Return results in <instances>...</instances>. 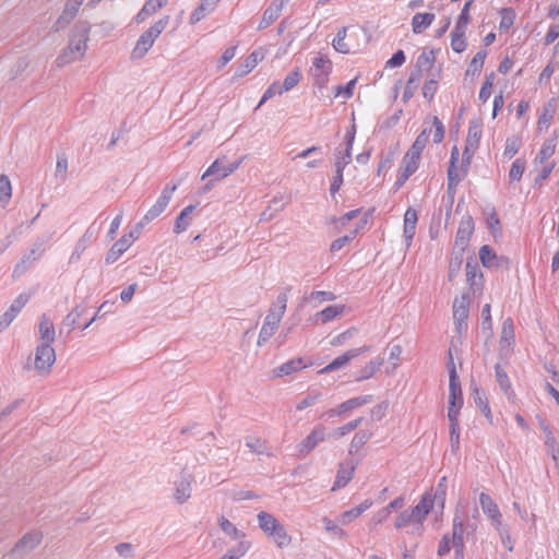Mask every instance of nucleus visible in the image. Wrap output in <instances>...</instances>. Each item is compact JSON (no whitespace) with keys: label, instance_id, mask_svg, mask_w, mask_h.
Returning a JSON list of instances; mask_svg holds the SVG:
<instances>
[{"label":"nucleus","instance_id":"1","mask_svg":"<svg viewBox=\"0 0 559 559\" xmlns=\"http://www.w3.org/2000/svg\"><path fill=\"white\" fill-rule=\"evenodd\" d=\"M260 530L271 538L280 548L290 545L292 537L285 526L271 513L260 511L257 515Z\"/></svg>","mask_w":559,"mask_h":559},{"label":"nucleus","instance_id":"5","mask_svg":"<svg viewBox=\"0 0 559 559\" xmlns=\"http://www.w3.org/2000/svg\"><path fill=\"white\" fill-rule=\"evenodd\" d=\"M464 534H465V525L463 522V518L455 513L452 522V537L451 543L454 548L455 559H464Z\"/></svg>","mask_w":559,"mask_h":559},{"label":"nucleus","instance_id":"38","mask_svg":"<svg viewBox=\"0 0 559 559\" xmlns=\"http://www.w3.org/2000/svg\"><path fill=\"white\" fill-rule=\"evenodd\" d=\"M344 311H345L344 305H332V306H328L324 309H322L321 311L317 312L314 314V318L317 320H321V322L324 324V323H328V322L334 320L336 317L344 313Z\"/></svg>","mask_w":559,"mask_h":559},{"label":"nucleus","instance_id":"27","mask_svg":"<svg viewBox=\"0 0 559 559\" xmlns=\"http://www.w3.org/2000/svg\"><path fill=\"white\" fill-rule=\"evenodd\" d=\"M38 331L43 343L52 344L55 342L56 330L53 322L45 313L39 319Z\"/></svg>","mask_w":559,"mask_h":559},{"label":"nucleus","instance_id":"43","mask_svg":"<svg viewBox=\"0 0 559 559\" xmlns=\"http://www.w3.org/2000/svg\"><path fill=\"white\" fill-rule=\"evenodd\" d=\"M346 166L347 165H345V163L343 162L335 160L334 163L335 174L330 185V193L332 197H334L338 192L344 182L343 173Z\"/></svg>","mask_w":559,"mask_h":559},{"label":"nucleus","instance_id":"40","mask_svg":"<svg viewBox=\"0 0 559 559\" xmlns=\"http://www.w3.org/2000/svg\"><path fill=\"white\" fill-rule=\"evenodd\" d=\"M258 62H259V52L258 51L251 52L245 59L243 63L238 66V68L235 71L234 76L235 78H243L245 75L250 73L257 67Z\"/></svg>","mask_w":559,"mask_h":559},{"label":"nucleus","instance_id":"35","mask_svg":"<svg viewBox=\"0 0 559 559\" xmlns=\"http://www.w3.org/2000/svg\"><path fill=\"white\" fill-rule=\"evenodd\" d=\"M558 134L554 132V136L548 138L544 141L538 154L535 157V163H545L549 157L552 156L557 146Z\"/></svg>","mask_w":559,"mask_h":559},{"label":"nucleus","instance_id":"9","mask_svg":"<svg viewBox=\"0 0 559 559\" xmlns=\"http://www.w3.org/2000/svg\"><path fill=\"white\" fill-rule=\"evenodd\" d=\"M479 504L484 514L490 521L491 525L495 528H499L502 524V513L500 512V509L493 499L488 493L480 492Z\"/></svg>","mask_w":559,"mask_h":559},{"label":"nucleus","instance_id":"31","mask_svg":"<svg viewBox=\"0 0 559 559\" xmlns=\"http://www.w3.org/2000/svg\"><path fill=\"white\" fill-rule=\"evenodd\" d=\"M436 15L431 12L416 13L412 19V29L415 34L425 32L435 21Z\"/></svg>","mask_w":559,"mask_h":559},{"label":"nucleus","instance_id":"18","mask_svg":"<svg viewBox=\"0 0 559 559\" xmlns=\"http://www.w3.org/2000/svg\"><path fill=\"white\" fill-rule=\"evenodd\" d=\"M448 404L451 406L463 407L464 400L461 388V381L459 374L452 372L451 379H449V401Z\"/></svg>","mask_w":559,"mask_h":559},{"label":"nucleus","instance_id":"17","mask_svg":"<svg viewBox=\"0 0 559 559\" xmlns=\"http://www.w3.org/2000/svg\"><path fill=\"white\" fill-rule=\"evenodd\" d=\"M355 468L356 466L352 462L341 463L336 472L332 491H336L337 489L345 487L352 480Z\"/></svg>","mask_w":559,"mask_h":559},{"label":"nucleus","instance_id":"8","mask_svg":"<svg viewBox=\"0 0 559 559\" xmlns=\"http://www.w3.org/2000/svg\"><path fill=\"white\" fill-rule=\"evenodd\" d=\"M474 229L475 223L473 217L469 214H465L459 224V228L455 235V246L460 249L461 252H464L468 246Z\"/></svg>","mask_w":559,"mask_h":559},{"label":"nucleus","instance_id":"20","mask_svg":"<svg viewBox=\"0 0 559 559\" xmlns=\"http://www.w3.org/2000/svg\"><path fill=\"white\" fill-rule=\"evenodd\" d=\"M312 67L320 73H314L316 83L322 86L326 81L332 70L331 61L322 56L316 57L312 61Z\"/></svg>","mask_w":559,"mask_h":559},{"label":"nucleus","instance_id":"64","mask_svg":"<svg viewBox=\"0 0 559 559\" xmlns=\"http://www.w3.org/2000/svg\"><path fill=\"white\" fill-rule=\"evenodd\" d=\"M438 90V80L435 76L426 80L423 86V96L431 102Z\"/></svg>","mask_w":559,"mask_h":559},{"label":"nucleus","instance_id":"47","mask_svg":"<svg viewBox=\"0 0 559 559\" xmlns=\"http://www.w3.org/2000/svg\"><path fill=\"white\" fill-rule=\"evenodd\" d=\"M154 41L147 38L145 35H141L136 40L135 47L131 52L132 59L143 58L153 46Z\"/></svg>","mask_w":559,"mask_h":559},{"label":"nucleus","instance_id":"24","mask_svg":"<svg viewBox=\"0 0 559 559\" xmlns=\"http://www.w3.org/2000/svg\"><path fill=\"white\" fill-rule=\"evenodd\" d=\"M131 245L132 240L127 239V237H121L118 239L106 253L105 263H115L130 248Z\"/></svg>","mask_w":559,"mask_h":559},{"label":"nucleus","instance_id":"26","mask_svg":"<svg viewBox=\"0 0 559 559\" xmlns=\"http://www.w3.org/2000/svg\"><path fill=\"white\" fill-rule=\"evenodd\" d=\"M192 476L183 474L181 479L176 483L175 499L178 503H185L191 496Z\"/></svg>","mask_w":559,"mask_h":559},{"label":"nucleus","instance_id":"7","mask_svg":"<svg viewBox=\"0 0 559 559\" xmlns=\"http://www.w3.org/2000/svg\"><path fill=\"white\" fill-rule=\"evenodd\" d=\"M325 427L323 425L316 426L311 432L298 443V455H308L320 442L325 440Z\"/></svg>","mask_w":559,"mask_h":559},{"label":"nucleus","instance_id":"15","mask_svg":"<svg viewBox=\"0 0 559 559\" xmlns=\"http://www.w3.org/2000/svg\"><path fill=\"white\" fill-rule=\"evenodd\" d=\"M43 539V534L37 531L26 533L17 543L14 545L13 552L25 555L36 548Z\"/></svg>","mask_w":559,"mask_h":559},{"label":"nucleus","instance_id":"41","mask_svg":"<svg viewBox=\"0 0 559 559\" xmlns=\"http://www.w3.org/2000/svg\"><path fill=\"white\" fill-rule=\"evenodd\" d=\"M218 525L221 530L234 540H242L246 537V534L242 531L238 530L229 520L224 516L218 520Z\"/></svg>","mask_w":559,"mask_h":559},{"label":"nucleus","instance_id":"23","mask_svg":"<svg viewBox=\"0 0 559 559\" xmlns=\"http://www.w3.org/2000/svg\"><path fill=\"white\" fill-rule=\"evenodd\" d=\"M495 376L501 391L504 393L509 401H513L515 399V392L512 388V383L508 373L499 364L495 366Z\"/></svg>","mask_w":559,"mask_h":559},{"label":"nucleus","instance_id":"61","mask_svg":"<svg viewBox=\"0 0 559 559\" xmlns=\"http://www.w3.org/2000/svg\"><path fill=\"white\" fill-rule=\"evenodd\" d=\"M428 142V132L426 129H424L416 138L414 143L412 144L408 152L416 154L418 156L421 155L423 151L425 150Z\"/></svg>","mask_w":559,"mask_h":559},{"label":"nucleus","instance_id":"46","mask_svg":"<svg viewBox=\"0 0 559 559\" xmlns=\"http://www.w3.org/2000/svg\"><path fill=\"white\" fill-rule=\"evenodd\" d=\"M304 301L313 304L317 307L319 304L324 301H333L336 299V295L332 292L326 290H313L308 296H304Z\"/></svg>","mask_w":559,"mask_h":559},{"label":"nucleus","instance_id":"57","mask_svg":"<svg viewBox=\"0 0 559 559\" xmlns=\"http://www.w3.org/2000/svg\"><path fill=\"white\" fill-rule=\"evenodd\" d=\"M12 195V187L7 175H0V203L5 206Z\"/></svg>","mask_w":559,"mask_h":559},{"label":"nucleus","instance_id":"2","mask_svg":"<svg viewBox=\"0 0 559 559\" xmlns=\"http://www.w3.org/2000/svg\"><path fill=\"white\" fill-rule=\"evenodd\" d=\"M179 182L170 181L162 190L160 195L156 202L150 207L145 215L140 221V227H144L155 218H157L168 206L174 192L177 190Z\"/></svg>","mask_w":559,"mask_h":559},{"label":"nucleus","instance_id":"44","mask_svg":"<svg viewBox=\"0 0 559 559\" xmlns=\"http://www.w3.org/2000/svg\"><path fill=\"white\" fill-rule=\"evenodd\" d=\"M486 57H487V51L484 49L479 50L471 60L465 74L472 75V76L479 75V73L481 72V69L484 67Z\"/></svg>","mask_w":559,"mask_h":559},{"label":"nucleus","instance_id":"63","mask_svg":"<svg viewBox=\"0 0 559 559\" xmlns=\"http://www.w3.org/2000/svg\"><path fill=\"white\" fill-rule=\"evenodd\" d=\"M300 80H301V72L297 68V69L293 70L292 72H289L285 76L283 83L281 84L282 90H284L285 92L293 90L299 83Z\"/></svg>","mask_w":559,"mask_h":559},{"label":"nucleus","instance_id":"10","mask_svg":"<svg viewBox=\"0 0 559 559\" xmlns=\"http://www.w3.org/2000/svg\"><path fill=\"white\" fill-rule=\"evenodd\" d=\"M240 164L241 159L228 164L223 163L221 159H215L202 175V179L213 177L216 181L221 180L237 170Z\"/></svg>","mask_w":559,"mask_h":559},{"label":"nucleus","instance_id":"62","mask_svg":"<svg viewBox=\"0 0 559 559\" xmlns=\"http://www.w3.org/2000/svg\"><path fill=\"white\" fill-rule=\"evenodd\" d=\"M472 4H473V2H464V7L462 8L461 13H460V15L456 20L455 26H454L455 29L466 32L467 24L471 19L469 9H471Z\"/></svg>","mask_w":559,"mask_h":559},{"label":"nucleus","instance_id":"19","mask_svg":"<svg viewBox=\"0 0 559 559\" xmlns=\"http://www.w3.org/2000/svg\"><path fill=\"white\" fill-rule=\"evenodd\" d=\"M281 322L275 320L273 314L266 313L258 336V346L264 345L275 333Z\"/></svg>","mask_w":559,"mask_h":559},{"label":"nucleus","instance_id":"39","mask_svg":"<svg viewBox=\"0 0 559 559\" xmlns=\"http://www.w3.org/2000/svg\"><path fill=\"white\" fill-rule=\"evenodd\" d=\"M46 246L47 239L45 237L36 239L31 248L23 254V258L33 263L44 254L46 251Z\"/></svg>","mask_w":559,"mask_h":559},{"label":"nucleus","instance_id":"28","mask_svg":"<svg viewBox=\"0 0 559 559\" xmlns=\"http://www.w3.org/2000/svg\"><path fill=\"white\" fill-rule=\"evenodd\" d=\"M418 221L417 211L413 207H408L404 214V230L403 236L409 243L416 233V224Z\"/></svg>","mask_w":559,"mask_h":559},{"label":"nucleus","instance_id":"59","mask_svg":"<svg viewBox=\"0 0 559 559\" xmlns=\"http://www.w3.org/2000/svg\"><path fill=\"white\" fill-rule=\"evenodd\" d=\"M526 167V162L522 158H516L510 168L509 178L511 181H520Z\"/></svg>","mask_w":559,"mask_h":559},{"label":"nucleus","instance_id":"45","mask_svg":"<svg viewBox=\"0 0 559 559\" xmlns=\"http://www.w3.org/2000/svg\"><path fill=\"white\" fill-rule=\"evenodd\" d=\"M419 159L420 156L407 151L402 159L400 170L412 176L419 167Z\"/></svg>","mask_w":559,"mask_h":559},{"label":"nucleus","instance_id":"12","mask_svg":"<svg viewBox=\"0 0 559 559\" xmlns=\"http://www.w3.org/2000/svg\"><path fill=\"white\" fill-rule=\"evenodd\" d=\"M370 349V346L364 345L358 348H352L345 352L344 354L337 356L334 358L330 364H328L325 367L319 370V373H328L334 370L340 369L341 367L348 364L352 359L362 355L364 353L368 352Z\"/></svg>","mask_w":559,"mask_h":559},{"label":"nucleus","instance_id":"34","mask_svg":"<svg viewBox=\"0 0 559 559\" xmlns=\"http://www.w3.org/2000/svg\"><path fill=\"white\" fill-rule=\"evenodd\" d=\"M197 204H190L181 210L175 221L174 233L181 234L190 226V215L195 210Z\"/></svg>","mask_w":559,"mask_h":559},{"label":"nucleus","instance_id":"52","mask_svg":"<svg viewBox=\"0 0 559 559\" xmlns=\"http://www.w3.org/2000/svg\"><path fill=\"white\" fill-rule=\"evenodd\" d=\"M555 99H550L548 104L544 107L542 115L538 117V129L543 130L544 128H548L550 120L552 119L555 112Z\"/></svg>","mask_w":559,"mask_h":559},{"label":"nucleus","instance_id":"60","mask_svg":"<svg viewBox=\"0 0 559 559\" xmlns=\"http://www.w3.org/2000/svg\"><path fill=\"white\" fill-rule=\"evenodd\" d=\"M245 442L252 453L263 454L266 451L265 442L258 437L248 436L245 438Z\"/></svg>","mask_w":559,"mask_h":559},{"label":"nucleus","instance_id":"6","mask_svg":"<svg viewBox=\"0 0 559 559\" xmlns=\"http://www.w3.org/2000/svg\"><path fill=\"white\" fill-rule=\"evenodd\" d=\"M373 400V396L371 394L367 395H360L356 397H352L340 405H337L335 408H331L326 412H324L321 417L322 418H331L335 416H342L348 411H352L354 408L360 407L362 405H366L370 403Z\"/></svg>","mask_w":559,"mask_h":559},{"label":"nucleus","instance_id":"56","mask_svg":"<svg viewBox=\"0 0 559 559\" xmlns=\"http://www.w3.org/2000/svg\"><path fill=\"white\" fill-rule=\"evenodd\" d=\"M321 396H322L321 391H318V390L309 391L307 393V395L297 403L296 409L302 411L307 407L313 406L321 399Z\"/></svg>","mask_w":559,"mask_h":559},{"label":"nucleus","instance_id":"54","mask_svg":"<svg viewBox=\"0 0 559 559\" xmlns=\"http://www.w3.org/2000/svg\"><path fill=\"white\" fill-rule=\"evenodd\" d=\"M481 331L487 334V337L492 335L491 307L489 304H485L481 309Z\"/></svg>","mask_w":559,"mask_h":559},{"label":"nucleus","instance_id":"42","mask_svg":"<svg viewBox=\"0 0 559 559\" xmlns=\"http://www.w3.org/2000/svg\"><path fill=\"white\" fill-rule=\"evenodd\" d=\"M383 365V358H377L374 360H371L368 365H366L364 368H361L357 376L356 381L360 382L367 379H370L373 377V374L380 369V367Z\"/></svg>","mask_w":559,"mask_h":559},{"label":"nucleus","instance_id":"53","mask_svg":"<svg viewBox=\"0 0 559 559\" xmlns=\"http://www.w3.org/2000/svg\"><path fill=\"white\" fill-rule=\"evenodd\" d=\"M372 437V433L368 430H360L356 432L350 441L349 453L357 452L362 445H365L369 439Z\"/></svg>","mask_w":559,"mask_h":559},{"label":"nucleus","instance_id":"58","mask_svg":"<svg viewBox=\"0 0 559 559\" xmlns=\"http://www.w3.org/2000/svg\"><path fill=\"white\" fill-rule=\"evenodd\" d=\"M447 179H448L447 193L450 199V206H451L453 203V200H454V195L456 193V187L463 180V177H461L460 174L447 173Z\"/></svg>","mask_w":559,"mask_h":559},{"label":"nucleus","instance_id":"29","mask_svg":"<svg viewBox=\"0 0 559 559\" xmlns=\"http://www.w3.org/2000/svg\"><path fill=\"white\" fill-rule=\"evenodd\" d=\"M483 272L472 258L466 261V282L471 287L483 286Z\"/></svg>","mask_w":559,"mask_h":559},{"label":"nucleus","instance_id":"32","mask_svg":"<svg viewBox=\"0 0 559 559\" xmlns=\"http://www.w3.org/2000/svg\"><path fill=\"white\" fill-rule=\"evenodd\" d=\"M284 2H273L269 8L263 12L262 19L258 25V29H264L270 26L277 17L280 16L283 10Z\"/></svg>","mask_w":559,"mask_h":559},{"label":"nucleus","instance_id":"50","mask_svg":"<svg viewBox=\"0 0 559 559\" xmlns=\"http://www.w3.org/2000/svg\"><path fill=\"white\" fill-rule=\"evenodd\" d=\"M451 47L455 52H463L467 47L465 32L453 28L451 32Z\"/></svg>","mask_w":559,"mask_h":559},{"label":"nucleus","instance_id":"21","mask_svg":"<svg viewBox=\"0 0 559 559\" xmlns=\"http://www.w3.org/2000/svg\"><path fill=\"white\" fill-rule=\"evenodd\" d=\"M471 296L464 293L453 301V320H467L469 314Z\"/></svg>","mask_w":559,"mask_h":559},{"label":"nucleus","instance_id":"4","mask_svg":"<svg viewBox=\"0 0 559 559\" xmlns=\"http://www.w3.org/2000/svg\"><path fill=\"white\" fill-rule=\"evenodd\" d=\"M479 260L486 269L496 267L509 270L511 266L510 258L507 255H498L489 245H484L479 248Z\"/></svg>","mask_w":559,"mask_h":559},{"label":"nucleus","instance_id":"36","mask_svg":"<svg viewBox=\"0 0 559 559\" xmlns=\"http://www.w3.org/2000/svg\"><path fill=\"white\" fill-rule=\"evenodd\" d=\"M404 502H405V500L402 496L392 500L388 506H385L384 508H382L374 514V516H373L374 523L376 524L383 523L391 515L392 511L401 509L404 506Z\"/></svg>","mask_w":559,"mask_h":559},{"label":"nucleus","instance_id":"51","mask_svg":"<svg viewBox=\"0 0 559 559\" xmlns=\"http://www.w3.org/2000/svg\"><path fill=\"white\" fill-rule=\"evenodd\" d=\"M169 23V16H164L155 22L147 31L143 33L147 38L155 41Z\"/></svg>","mask_w":559,"mask_h":559},{"label":"nucleus","instance_id":"25","mask_svg":"<svg viewBox=\"0 0 559 559\" xmlns=\"http://www.w3.org/2000/svg\"><path fill=\"white\" fill-rule=\"evenodd\" d=\"M290 287L284 288L277 297L272 307L269 309L267 313L273 314L275 317V320L281 322L283 316L285 314L286 308H287V301H288V293L290 292Z\"/></svg>","mask_w":559,"mask_h":559},{"label":"nucleus","instance_id":"30","mask_svg":"<svg viewBox=\"0 0 559 559\" xmlns=\"http://www.w3.org/2000/svg\"><path fill=\"white\" fill-rule=\"evenodd\" d=\"M539 427L545 433V445L551 451L552 459L557 461L559 456V445L552 433L550 426L545 419L540 418Z\"/></svg>","mask_w":559,"mask_h":559},{"label":"nucleus","instance_id":"11","mask_svg":"<svg viewBox=\"0 0 559 559\" xmlns=\"http://www.w3.org/2000/svg\"><path fill=\"white\" fill-rule=\"evenodd\" d=\"M515 343L514 323L512 318L508 317L502 322L501 335L499 341V355L507 356L512 352Z\"/></svg>","mask_w":559,"mask_h":559},{"label":"nucleus","instance_id":"22","mask_svg":"<svg viewBox=\"0 0 559 559\" xmlns=\"http://www.w3.org/2000/svg\"><path fill=\"white\" fill-rule=\"evenodd\" d=\"M307 367L308 364L305 361V359L301 357H297L287 360L286 362L282 364L276 369H274V374L276 377L289 376Z\"/></svg>","mask_w":559,"mask_h":559},{"label":"nucleus","instance_id":"48","mask_svg":"<svg viewBox=\"0 0 559 559\" xmlns=\"http://www.w3.org/2000/svg\"><path fill=\"white\" fill-rule=\"evenodd\" d=\"M215 2H200L195 10L190 15V23L197 24L203 20L210 12L214 10Z\"/></svg>","mask_w":559,"mask_h":559},{"label":"nucleus","instance_id":"13","mask_svg":"<svg viewBox=\"0 0 559 559\" xmlns=\"http://www.w3.org/2000/svg\"><path fill=\"white\" fill-rule=\"evenodd\" d=\"M52 344L41 343L36 347L35 368L39 371L49 370L56 360Z\"/></svg>","mask_w":559,"mask_h":559},{"label":"nucleus","instance_id":"14","mask_svg":"<svg viewBox=\"0 0 559 559\" xmlns=\"http://www.w3.org/2000/svg\"><path fill=\"white\" fill-rule=\"evenodd\" d=\"M433 508V498L426 493L421 497L420 501L409 510L414 524L423 525L427 515Z\"/></svg>","mask_w":559,"mask_h":559},{"label":"nucleus","instance_id":"37","mask_svg":"<svg viewBox=\"0 0 559 559\" xmlns=\"http://www.w3.org/2000/svg\"><path fill=\"white\" fill-rule=\"evenodd\" d=\"M472 395H473V400H474L476 406L480 409V412L484 414V416L490 423H492L491 409H490V406L488 404V400L485 396V393L478 386L475 385L473 388Z\"/></svg>","mask_w":559,"mask_h":559},{"label":"nucleus","instance_id":"55","mask_svg":"<svg viewBox=\"0 0 559 559\" xmlns=\"http://www.w3.org/2000/svg\"><path fill=\"white\" fill-rule=\"evenodd\" d=\"M500 13H501V19H500V23H499V29L501 32H508L514 23L515 12L512 8H503L500 11Z\"/></svg>","mask_w":559,"mask_h":559},{"label":"nucleus","instance_id":"49","mask_svg":"<svg viewBox=\"0 0 559 559\" xmlns=\"http://www.w3.org/2000/svg\"><path fill=\"white\" fill-rule=\"evenodd\" d=\"M167 2H144L141 11L135 15V22L141 23L148 16L154 14L157 10L162 9Z\"/></svg>","mask_w":559,"mask_h":559},{"label":"nucleus","instance_id":"33","mask_svg":"<svg viewBox=\"0 0 559 559\" xmlns=\"http://www.w3.org/2000/svg\"><path fill=\"white\" fill-rule=\"evenodd\" d=\"M484 214L486 215V226L490 230L491 235L497 238L502 235V229L500 226V218L497 214L495 206L488 205L484 210Z\"/></svg>","mask_w":559,"mask_h":559},{"label":"nucleus","instance_id":"3","mask_svg":"<svg viewBox=\"0 0 559 559\" xmlns=\"http://www.w3.org/2000/svg\"><path fill=\"white\" fill-rule=\"evenodd\" d=\"M90 24L87 22H78L71 31L69 47L80 59L85 55L90 34Z\"/></svg>","mask_w":559,"mask_h":559},{"label":"nucleus","instance_id":"16","mask_svg":"<svg viewBox=\"0 0 559 559\" xmlns=\"http://www.w3.org/2000/svg\"><path fill=\"white\" fill-rule=\"evenodd\" d=\"M81 4L82 2H67L61 15L52 25V31L59 32L66 28L76 16Z\"/></svg>","mask_w":559,"mask_h":559}]
</instances>
